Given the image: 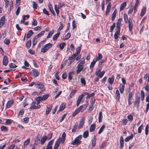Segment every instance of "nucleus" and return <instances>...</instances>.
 I'll return each instance as SVG.
<instances>
[{
	"label": "nucleus",
	"instance_id": "obj_1",
	"mask_svg": "<svg viewBox=\"0 0 149 149\" xmlns=\"http://www.w3.org/2000/svg\"><path fill=\"white\" fill-rule=\"evenodd\" d=\"M53 45L51 43H49L43 46L41 48V51L42 53H45Z\"/></svg>",
	"mask_w": 149,
	"mask_h": 149
},
{
	"label": "nucleus",
	"instance_id": "obj_2",
	"mask_svg": "<svg viewBox=\"0 0 149 149\" xmlns=\"http://www.w3.org/2000/svg\"><path fill=\"white\" fill-rule=\"evenodd\" d=\"M82 136L81 135H80L78 136L76 138L74 141L71 142V144L73 145H78L80 144L81 143L80 140L82 139Z\"/></svg>",
	"mask_w": 149,
	"mask_h": 149
},
{
	"label": "nucleus",
	"instance_id": "obj_3",
	"mask_svg": "<svg viewBox=\"0 0 149 149\" xmlns=\"http://www.w3.org/2000/svg\"><path fill=\"white\" fill-rule=\"evenodd\" d=\"M85 63L84 60L82 61L77 65V70L76 71L77 74H78L81 72L84 68L83 65Z\"/></svg>",
	"mask_w": 149,
	"mask_h": 149
},
{
	"label": "nucleus",
	"instance_id": "obj_4",
	"mask_svg": "<svg viewBox=\"0 0 149 149\" xmlns=\"http://www.w3.org/2000/svg\"><path fill=\"white\" fill-rule=\"evenodd\" d=\"M35 86L37 88L39 89H41L42 91H43L45 89L44 85L42 84V83L39 81H37L36 82Z\"/></svg>",
	"mask_w": 149,
	"mask_h": 149
},
{
	"label": "nucleus",
	"instance_id": "obj_5",
	"mask_svg": "<svg viewBox=\"0 0 149 149\" xmlns=\"http://www.w3.org/2000/svg\"><path fill=\"white\" fill-rule=\"evenodd\" d=\"M14 101L13 100H11L7 102L6 106V109L9 108L13 104Z\"/></svg>",
	"mask_w": 149,
	"mask_h": 149
},
{
	"label": "nucleus",
	"instance_id": "obj_6",
	"mask_svg": "<svg viewBox=\"0 0 149 149\" xmlns=\"http://www.w3.org/2000/svg\"><path fill=\"white\" fill-rule=\"evenodd\" d=\"M140 97H138L136 98V100L134 102V106L135 107L137 105V107L139 106V104L140 102Z\"/></svg>",
	"mask_w": 149,
	"mask_h": 149
},
{
	"label": "nucleus",
	"instance_id": "obj_7",
	"mask_svg": "<svg viewBox=\"0 0 149 149\" xmlns=\"http://www.w3.org/2000/svg\"><path fill=\"white\" fill-rule=\"evenodd\" d=\"M111 8V2H109L108 5H107L106 11L105 15H107L109 13Z\"/></svg>",
	"mask_w": 149,
	"mask_h": 149
},
{
	"label": "nucleus",
	"instance_id": "obj_8",
	"mask_svg": "<svg viewBox=\"0 0 149 149\" xmlns=\"http://www.w3.org/2000/svg\"><path fill=\"white\" fill-rule=\"evenodd\" d=\"M85 120V118L84 117H82L80 122L79 125V129H80L82 128L84 124Z\"/></svg>",
	"mask_w": 149,
	"mask_h": 149
},
{
	"label": "nucleus",
	"instance_id": "obj_9",
	"mask_svg": "<svg viewBox=\"0 0 149 149\" xmlns=\"http://www.w3.org/2000/svg\"><path fill=\"white\" fill-rule=\"evenodd\" d=\"M129 28L130 31H132V29L133 24L132 20L129 19L128 20Z\"/></svg>",
	"mask_w": 149,
	"mask_h": 149
},
{
	"label": "nucleus",
	"instance_id": "obj_10",
	"mask_svg": "<svg viewBox=\"0 0 149 149\" xmlns=\"http://www.w3.org/2000/svg\"><path fill=\"white\" fill-rule=\"evenodd\" d=\"M5 17L3 16L1 18L0 22V27H1L4 24L5 22Z\"/></svg>",
	"mask_w": 149,
	"mask_h": 149
},
{
	"label": "nucleus",
	"instance_id": "obj_11",
	"mask_svg": "<svg viewBox=\"0 0 149 149\" xmlns=\"http://www.w3.org/2000/svg\"><path fill=\"white\" fill-rule=\"evenodd\" d=\"M33 75L35 77H37L39 74V72L36 69H33L32 70Z\"/></svg>",
	"mask_w": 149,
	"mask_h": 149
},
{
	"label": "nucleus",
	"instance_id": "obj_12",
	"mask_svg": "<svg viewBox=\"0 0 149 149\" xmlns=\"http://www.w3.org/2000/svg\"><path fill=\"white\" fill-rule=\"evenodd\" d=\"M3 64L5 66H6L8 64V60L7 56H3Z\"/></svg>",
	"mask_w": 149,
	"mask_h": 149
},
{
	"label": "nucleus",
	"instance_id": "obj_13",
	"mask_svg": "<svg viewBox=\"0 0 149 149\" xmlns=\"http://www.w3.org/2000/svg\"><path fill=\"white\" fill-rule=\"evenodd\" d=\"M60 139H58L55 142V145L54 147V149H57L58 147L59 146L60 143Z\"/></svg>",
	"mask_w": 149,
	"mask_h": 149
},
{
	"label": "nucleus",
	"instance_id": "obj_14",
	"mask_svg": "<svg viewBox=\"0 0 149 149\" xmlns=\"http://www.w3.org/2000/svg\"><path fill=\"white\" fill-rule=\"evenodd\" d=\"M116 98L117 101H119L120 95L119 92L118 90L117 89L116 91Z\"/></svg>",
	"mask_w": 149,
	"mask_h": 149
},
{
	"label": "nucleus",
	"instance_id": "obj_15",
	"mask_svg": "<svg viewBox=\"0 0 149 149\" xmlns=\"http://www.w3.org/2000/svg\"><path fill=\"white\" fill-rule=\"evenodd\" d=\"M49 9L50 11L52 13V14L54 16L56 15V14L54 11L53 10L52 5L51 4H49L48 6Z\"/></svg>",
	"mask_w": 149,
	"mask_h": 149
},
{
	"label": "nucleus",
	"instance_id": "obj_16",
	"mask_svg": "<svg viewBox=\"0 0 149 149\" xmlns=\"http://www.w3.org/2000/svg\"><path fill=\"white\" fill-rule=\"evenodd\" d=\"M49 96V95L48 94H46L43 96L42 97L41 96H39V97L41 99V101H43L47 99L48 97Z\"/></svg>",
	"mask_w": 149,
	"mask_h": 149
},
{
	"label": "nucleus",
	"instance_id": "obj_17",
	"mask_svg": "<svg viewBox=\"0 0 149 149\" xmlns=\"http://www.w3.org/2000/svg\"><path fill=\"white\" fill-rule=\"evenodd\" d=\"M47 139V137L46 136H44L40 140L41 144L42 145H43L45 143Z\"/></svg>",
	"mask_w": 149,
	"mask_h": 149
},
{
	"label": "nucleus",
	"instance_id": "obj_18",
	"mask_svg": "<svg viewBox=\"0 0 149 149\" xmlns=\"http://www.w3.org/2000/svg\"><path fill=\"white\" fill-rule=\"evenodd\" d=\"M66 136V134L65 132H63L62 134V138H59V139H60V140L61 142L62 143H63L65 140V138Z\"/></svg>",
	"mask_w": 149,
	"mask_h": 149
},
{
	"label": "nucleus",
	"instance_id": "obj_19",
	"mask_svg": "<svg viewBox=\"0 0 149 149\" xmlns=\"http://www.w3.org/2000/svg\"><path fill=\"white\" fill-rule=\"evenodd\" d=\"M125 85L123 84H120L119 87V90L120 93L122 94L123 93L124 91Z\"/></svg>",
	"mask_w": 149,
	"mask_h": 149
},
{
	"label": "nucleus",
	"instance_id": "obj_20",
	"mask_svg": "<svg viewBox=\"0 0 149 149\" xmlns=\"http://www.w3.org/2000/svg\"><path fill=\"white\" fill-rule=\"evenodd\" d=\"M102 58V54L100 53L98 54V56H97L96 58H94V60L95 61L97 62V61L101 59Z\"/></svg>",
	"mask_w": 149,
	"mask_h": 149
},
{
	"label": "nucleus",
	"instance_id": "obj_21",
	"mask_svg": "<svg viewBox=\"0 0 149 149\" xmlns=\"http://www.w3.org/2000/svg\"><path fill=\"white\" fill-rule=\"evenodd\" d=\"M126 2H123L121 5L120 8V10L121 11L123 10L125 8L126 6Z\"/></svg>",
	"mask_w": 149,
	"mask_h": 149
},
{
	"label": "nucleus",
	"instance_id": "obj_22",
	"mask_svg": "<svg viewBox=\"0 0 149 149\" xmlns=\"http://www.w3.org/2000/svg\"><path fill=\"white\" fill-rule=\"evenodd\" d=\"M96 125L95 124H93L91 125L90 126V132H92L94 131Z\"/></svg>",
	"mask_w": 149,
	"mask_h": 149
},
{
	"label": "nucleus",
	"instance_id": "obj_23",
	"mask_svg": "<svg viewBox=\"0 0 149 149\" xmlns=\"http://www.w3.org/2000/svg\"><path fill=\"white\" fill-rule=\"evenodd\" d=\"M96 138L95 136L92 140V144L93 147H94L96 145Z\"/></svg>",
	"mask_w": 149,
	"mask_h": 149
},
{
	"label": "nucleus",
	"instance_id": "obj_24",
	"mask_svg": "<svg viewBox=\"0 0 149 149\" xmlns=\"http://www.w3.org/2000/svg\"><path fill=\"white\" fill-rule=\"evenodd\" d=\"M116 13L117 10H115L112 15L111 20L112 21L114 20L116 16Z\"/></svg>",
	"mask_w": 149,
	"mask_h": 149
},
{
	"label": "nucleus",
	"instance_id": "obj_25",
	"mask_svg": "<svg viewBox=\"0 0 149 149\" xmlns=\"http://www.w3.org/2000/svg\"><path fill=\"white\" fill-rule=\"evenodd\" d=\"M102 111H100L99 112L98 118V121L99 123H101L102 122Z\"/></svg>",
	"mask_w": 149,
	"mask_h": 149
},
{
	"label": "nucleus",
	"instance_id": "obj_26",
	"mask_svg": "<svg viewBox=\"0 0 149 149\" xmlns=\"http://www.w3.org/2000/svg\"><path fill=\"white\" fill-rule=\"evenodd\" d=\"M33 32L31 30H29L28 32L27 35V38L28 39L33 34Z\"/></svg>",
	"mask_w": 149,
	"mask_h": 149
},
{
	"label": "nucleus",
	"instance_id": "obj_27",
	"mask_svg": "<svg viewBox=\"0 0 149 149\" xmlns=\"http://www.w3.org/2000/svg\"><path fill=\"white\" fill-rule=\"evenodd\" d=\"M114 79V76L112 77H109L108 79V81L110 84H112L113 82Z\"/></svg>",
	"mask_w": 149,
	"mask_h": 149
},
{
	"label": "nucleus",
	"instance_id": "obj_28",
	"mask_svg": "<svg viewBox=\"0 0 149 149\" xmlns=\"http://www.w3.org/2000/svg\"><path fill=\"white\" fill-rule=\"evenodd\" d=\"M45 32L44 31H42L41 32L39 33L36 36V38H38L42 36H43L45 33Z\"/></svg>",
	"mask_w": 149,
	"mask_h": 149
},
{
	"label": "nucleus",
	"instance_id": "obj_29",
	"mask_svg": "<svg viewBox=\"0 0 149 149\" xmlns=\"http://www.w3.org/2000/svg\"><path fill=\"white\" fill-rule=\"evenodd\" d=\"M1 131L3 132H7L8 131L7 127L3 125L1 126Z\"/></svg>",
	"mask_w": 149,
	"mask_h": 149
},
{
	"label": "nucleus",
	"instance_id": "obj_30",
	"mask_svg": "<svg viewBox=\"0 0 149 149\" xmlns=\"http://www.w3.org/2000/svg\"><path fill=\"white\" fill-rule=\"evenodd\" d=\"M134 135L133 134H131L130 136L127 137L125 139V142H128L131 139L133 138Z\"/></svg>",
	"mask_w": 149,
	"mask_h": 149
},
{
	"label": "nucleus",
	"instance_id": "obj_31",
	"mask_svg": "<svg viewBox=\"0 0 149 149\" xmlns=\"http://www.w3.org/2000/svg\"><path fill=\"white\" fill-rule=\"evenodd\" d=\"M65 105L64 103L62 104L59 107V111H62L65 108Z\"/></svg>",
	"mask_w": 149,
	"mask_h": 149
},
{
	"label": "nucleus",
	"instance_id": "obj_32",
	"mask_svg": "<svg viewBox=\"0 0 149 149\" xmlns=\"http://www.w3.org/2000/svg\"><path fill=\"white\" fill-rule=\"evenodd\" d=\"M60 33V32H58L57 33L54 35L53 38V40L54 41L56 40L59 37Z\"/></svg>",
	"mask_w": 149,
	"mask_h": 149
},
{
	"label": "nucleus",
	"instance_id": "obj_33",
	"mask_svg": "<svg viewBox=\"0 0 149 149\" xmlns=\"http://www.w3.org/2000/svg\"><path fill=\"white\" fill-rule=\"evenodd\" d=\"M89 135V132L88 130L85 131L83 133V136L84 138H86Z\"/></svg>",
	"mask_w": 149,
	"mask_h": 149
},
{
	"label": "nucleus",
	"instance_id": "obj_34",
	"mask_svg": "<svg viewBox=\"0 0 149 149\" xmlns=\"http://www.w3.org/2000/svg\"><path fill=\"white\" fill-rule=\"evenodd\" d=\"M60 25L59 28L57 29V32H59L60 31L63 29V24L61 22H60Z\"/></svg>",
	"mask_w": 149,
	"mask_h": 149
},
{
	"label": "nucleus",
	"instance_id": "obj_35",
	"mask_svg": "<svg viewBox=\"0 0 149 149\" xmlns=\"http://www.w3.org/2000/svg\"><path fill=\"white\" fill-rule=\"evenodd\" d=\"M146 11V8L144 7H143L141 13V16L142 17L145 14Z\"/></svg>",
	"mask_w": 149,
	"mask_h": 149
},
{
	"label": "nucleus",
	"instance_id": "obj_36",
	"mask_svg": "<svg viewBox=\"0 0 149 149\" xmlns=\"http://www.w3.org/2000/svg\"><path fill=\"white\" fill-rule=\"evenodd\" d=\"M54 30H53L51 31H50L49 32L48 35L47 36V38H50L53 35L54 32Z\"/></svg>",
	"mask_w": 149,
	"mask_h": 149
},
{
	"label": "nucleus",
	"instance_id": "obj_37",
	"mask_svg": "<svg viewBox=\"0 0 149 149\" xmlns=\"http://www.w3.org/2000/svg\"><path fill=\"white\" fill-rule=\"evenodd\" d=\"M124 21L125 23H127L128 21V17L127 16V15L125 14L124 13Z\"/></svg>",
	"mask_w": 149,
	"mask_h": 149
},
{
	"label": "nucleus",
	"instance_id": "obj_38",
	"mask_svg": "<svg viewBox=\"0 0 149 149\" xmlns=\"http://www.w3.org/2000/svg\"><path fill=\"white\" fill-rule=\"evenodd\" d=\"M96 61H95L94 60H93V61L91 63V65L90 67V69L92 70L95 64L96 63Z\"/></svg>",
	"mask_w": 149,
	"mask_h": 149
},
{
	"label": "nucleus",
	"instance_id": "obj_39",
	"mask_svg": "<svg viewBox=\"0 0 149 149\" xmlns=\"http://www.w3.org/2000/svg\"><path fill=\"white\" fill-rule=\"evenodd\" d=\"M77 55L76 54H74L71 56L70 57L68 58V60H71L73 59H74V58L77 56Z\"/></svg>",
	"mask_w": 149,
	"mask_h": 149
},
{
	"label": "nucleus",
	"instance_id": "obj_40",
	"mask_svg": "<svg viewBox=\"0 0 149 149\" xmlns=\"http://www.w3.org/2000/svg\"><path fill=\"white\" fill-rule=\"evenodd\" d=\"M105 127V125H103L100 128L99 131L98 132L99 134H100L103 131Z\"/></svg>",
	"mask_w": 149,
	"mask_h": 149
},
{
	"label": "nucleus",
	"instance_id": "obj_41",
	"mask_svg": "<svg viewBox=\"0 0 149 149\" xmlns=\"http://www.w3.org/2000/svg\"><path fill=\"white\" fill-rule=\"evenodd\" d=\"M141 100L142 101H143L144 99L145 93L144 91L143 90H141Z\"/></svg>",
	"mask_w": 149,
	"mask_h": 149
},
{
	"label": "nucleus",
	"instance_id": "obj_42",
	"mask_svg": "<svg viewBox=\"0 0 149 149\" xmlns=\"http://www.w3.org/2000/svg\"><path fill=\"white\" fill-rule=\"evenodd\" d=\"M31 40H29L26 44V46L27 48H29L30 47L31 45Z\"/></svg>",
	"mask_w": 149,
	"mask_h": 149
},
{
	"label": "nucleus",
	"instance_id": "obj_43",
	"mask_svg": "<svg viewBox=\"0 0 149 149\" xmlns=\"http://www.w3.org/2000/svg\"><path fill=\"white\" fill-rule=\"evenodd\" d=\"M73 74V72H70L68 75V79H69V81H70L72 79V77L71 75Z\"/></svg>",
	"mask_w": 149,
	"mask_h": 149
},
{
	"label": "nucleus",
	"instance_id": "obj_44",
	"mask_svg": "<svg viewBox=\"0 0 149 149\" xmlns=\"http://www.w3.org/2000/svg\"><path fill=\"white\" fill-rule=\"evenodd\" d=\"M30 142V139H28L26 141H25L24 143V148H25V147L27 146V145H28Z\"/></svg>",
	"mask_w": 149,
	"mask_h": 149
},
{
	"label": "nucleus",
	"instance_id": "obj_45",
	"mask_svg": "<svg viewBox=\"0 0 149 149\" xmlns=\"http://www.w3.org/2000/svg\"><path fill=\"white\" fill-rule=\"evenodd\" d=\"M80 110L78 108L77 109L74 111V113L72 115V116L73 117H74L75 116V115L78 113L80 111Z\"/></svg>",
	"mask_w": 149,
	"mask_h": 149
},
{
	"label": "nucleus",
	"instance_id": "obj_46",
	"mask_svg": "<svg viewBox=\"0 0 149 149\" xmlns=\"http://www.w3.org/2000/svg\"><path fill=\"white\" fill-rule=\"evenodd\" d=\"M81 49V47L80 46L78 47L77 49V52L75 54H76L77 55L80 53Z\"/></svg>",
	"mask_w": 149,
	"mask_h": 149
},
{
	"label": "nucleus",
	"instance_id": "obj_47",
	"mask_svg": "<svg viewBox=\"0 0 149 149\" xmlns=\"http://www.w3.org/2000/svg\"><path fill=\"white\" fill-rule=\"evenodd\" d=\"M38 38H36L35 36L33 38V46H34L37 43V40Z\"/></svg>",
	"mask_w": 149,
	"mask_h": 149
},
{
	"label": "nucleus",
	"instance_id": "obj_48",
	"mask_svg": "<svg viewBox=\"0 0 149 149\" xmlns=\"http://www.w3.org/2000/svg\"><path fill=\"white\" fill-rule=\"evenodd\" d=\"M71 34L70 33H68L65 36V37L64 38V40H67L70 37Z\"/></svg>",
	"mask_w": 149,
	"mask_h": 149
},
{
	"label": "nucleus",
	"instance_id": "obj_49",
	"mask_svg": "<svg viewBox=\"0 0 149 149\" xmlns=\"http://www.w3.org/2000/svg\"><path fill=\"white\" fill-rule=\"evenodd\" d=\"M77 91V90L75 89L73 90V91H72L70 94L69 96L70 98L74 96L75 93Z\"/></svg>",
	"mask_w": 149,
	"mask_h": 149
},
{
	"label": "nucleus",
	"instance_id": "obj_50",
	"mask_svg": "<svg viewBox=\"0 0 149 149\" xmlns=\"http://www.w3.org/2000/svg\"><path fill=\"white\" fill-rule=\"evenodd\" d=\"M54 9L55 10V11L57 15H58L59 14V11L58 10L59 8L57 7V5H55L54 6Z\"/></svg>",
	"mask_w": 149,
	"mask_h": 149
},
{
	"label": "nucleus",
	"instance_id": "obj_51",
	"mask_svg": "<svg viewBox=\"0 0 149 149\" xmlns=\"http://www.w3.org/2000/svg\"><path fill=\"white\" fill-rule=\"evenodd\" d=\"M104 71H102V72H100V74H98V76L100 78H102L104 75Z\"/></svg>",
	"mask_w": 149,
	"mask_h": 149
},
{
	"label": "nucleus",
	"instance_id": "obj_52",
	"mask_svg": "<svg viewBox=\"0 0 149 149\" xmlns=\"http://www.w3.org/2000/svg\"><path fill=\"white\" fill-rule=\"evenodd\" d=\"M116 31L117 33H120V26L116 25Z\"/></svg>",
	"mask_w": 149,
	"mask_h": 149
},
{
	"label": "nucleus",
	"instance_id": "obj_53",
	"mask_svg": "<svg viewBox=\"0 0 149 149\" xmlns=\"http://www.w3.org/2000/svg\"><path fill=\"white\" fill-rule=\"evenodd\" d=\"M40 105L37 106H33L32 107H30L29 108V109H38L40 108Z\"/></svg>",
	"mask_w": 149,
	"mask_h": 149
},
{
	"label": "nucleus",
	"instance_id": "obj_54",
	"mask_svg": "<svg viewBox=\"0 0 149 149\" xmlns=\"http://www.w3.org/2000/svg\"><path fill=\"white\" fill-rule=\"evenodd\" d=\"M4 42L6 44L8 45L10 43V40L6 38L4 41Z\"/></svg>",
	"mask_w": 149,
	"mask_h": 149
},
{
	"label": "nucleus",
	"instance_id": "obj_55",
	"mask_svg": "<svg viewBox=\"0 0 149 149\" xmlns=\"http://www.w3.org/2000/svg\"><path fill=\"white\" fill-rule=\"evenodd\" d=\"M81 83L85 86L86 84V81L85 79L84 78H81L80 79Z\"/></svg>",
	"mask_w": 149,
	"mask_h": 149
},
{
	"label": "nucleus",
	"instance_id": "obj_56",
	"mask_svg": "<svg viewBox=\"0 0 149 149\" xmlns=\"http://www.w3.org/2000/svg\"><path fill=\"white\" fill-rule=\"evenodd\" d=\"M143 127V125L142 124L141 126H140L138 128V132L139 133H141L142 131V127Z\"/></svg>",
	"mask_w": 149,
	"mask_h": 149
},
{
	"label": "nucleus",
	"instance_id": "obj_57",
	"mask_svg": "<svg viewBox=\"0 0 149 149\" xmlns=\"http://www.w3.org/2000/svg\"><path fill=\"white\" fill-rule=\"evenodd\" d=\"M37 22L35 19H33V21L32 22V25L33 26H36L37 24Z\"/></svg>",
	"mask_w": 149,
	"mask_h": 149
},
{
	"label": "nucleus",
	"instance_id": "obj_58",
	"mask_svg": "<svg viewBox=\"0 0 149 149\" xmlns=\"http://www.w3.org/2000/svg\"><path fill=\"white\" fill-rule=\"evenodd\" d=\"M116 26V24L115 23H114L113 25L111 26L110 27V31L111 32H112L114 29L115 28Z\"/></svg>",
	"mask_w": 149,
	"mask_h": 149
},
{
	"label": "nucleus",
	"instance_id": "obj_59",
	"mask_svg": "<svg viewBox=\"0 0 149 149\" xmlns=\"http://www.w3.org/2000/svg\"><path fill=\"white\" fill-rule=\"evenodd\" d=\"M122 125H124L126 124L127 123V122L128 120H127V119H123L122 120Z\"/></svg>",
	"mask_w": 149,
	"mask_h": 149
},
{
	"label": "nucleus",
	"instance_id": "obj_60",
	"mask_svg": "<svg viewBox=\"0 0 149 149\" xmlns=\"http://www.w3.org/2000/svg\"><path fill=\"white\" fill-rule=\"evenodd\" d=\"M65 42L62 43L60 44V48L61 50H62V49H63V48L64 47V46H65Z\"/></svg>",
	"mask_w": 149,
	"mask_h": 149
},
{
	"label": "nucleus",
	"instance_id": "obj_61",
	"mask_svg": "<svg viewBox=\"0 0 149 149\" xmlns=\"http://www.w3.org/2000/svg\"><path fill=\"white\" fill-rule=\"evenodd\" d=\"M35 100L37 102V105L39 104L40 101H41V99L39 97H39H36L35 99Z\"/></svg>",
	"mask_w": 149,
	"mask_h": 149
},
{
	"label": "nucleus",
	"instance_id": "obj_62",
	"mask_svg": "<svg viewBox=\"0 0 149 149\" xmlns=\"http://www.w3.org/2000/svg\"><path fill=\"white\" fill-rule=\"evenodd\" d=\"M9 66L10 68H15L17 67V65L13 63H11L9 65Z\"/></svg>",
	"mask_w": 149,
	"mask_h": 149
},
{
	"label": "nucleus",
	"instance_id": "obj_63",
	"mask_svg": "<svg viewBox=\"0 0 149 149\" xmlns=\"http://www.w3.org/2000/svg\"><path fill=\"white\" fill-rule=\"evenodd\" d=\"M65 4L63 3H60L58 6H57V7L59 9L61 8L62 7L65 5Z\"/></svg>",
	"mask_w": 149,
	"mask_h": 149
},
{
	"label": "nucleus",
	"instance_id": "obj_64",
	"mask_svg": "<svg viewBox=\"0 0 149 149\" xmlns=\"http://www.w3.org/2000/svg\"><path fill=\"white\" fill-rule=\"evenodd\" d=\"M95 102V98H92L91 100V105H94Z\"/></svg>",
	"mask_w": 149,
	"mask_h": 149
}]
</instances>
